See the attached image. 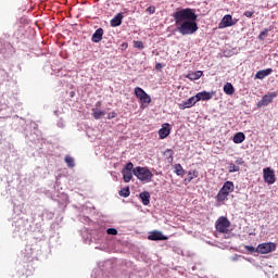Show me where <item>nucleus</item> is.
<instances>
[{
	"label": "nucleus",
	"mask_w": 278,
	"mask_h": 278,
	"mask_svg": "<svg viewBox=\"0 0 278 278\" xmlns=\"http://www.w3.org/2000/svg\"><path fill=\"white\" fill-rule=\"evenodd\" d=\"M173 18L175 21L176 30L179 31L181 36H192V34L199 30L197 13L190 8L176 11L173 14Z\"/></svg>",
	"instance_id": "f257e3e1"
},
{
	"label": "nucleus",
	"mask_w": 278,
	"mask_h": 278,
	"mask_svg": "<svg viewBox=\"0 0 278 278\" xmlns=\"http://www.w3.org/2000/svg\"><path fill=\"white\" fill-rule=\"evenodd\" d=\"M132 175H135L139 181H146L147 184L153 180V173H151L149 167L137 166L132 169Z\"/></svg>",
	"instance_id": "f03ea898"
},
{
	"label": "nucleus",
	"mask_w": 278,
	"mask_h": 278,
	"mask_svg": "<svg viewBox=\"0 0 278 278\" xmlns=\"http://www.w3.org/2000/svg\"><path fill=\"white\" fill-rule=\"evenodd\" d=\"M235 186L232 181H226L223 186V188L218 191L216 199L219 203H223V201H227V197L233 192Z\"/></svg>",
	"instance_id": "7ed1b4c3"
},
{
	"label": "nucleus",
	"mask_w": 278,
	"mask_h": 278,
	"mask_svg": "<svg viewBox=\"0 0 278 278\" xmlns=\"http://www.w3.org/2000/svg\"><path fill=\"white\" fill-rule=\"evenodd\" d=\"M229 227H231V222L225 216H220L215 224L216 231L218 233H229Z\"/></svg>",
	"instance_id": "20e7f679"
},
{
	"label": "nucleus",
	"mask_w": 278,
	"mask_h": 278,
	"mask_svg": "<svg viewBox=\"0 0 278 278\" xmlns=\"http://www.w3.org/2000/svg\"><path fill=\"white\" fill-rule=\"evenodd\" d=\"M263 178L265 184H268L269 186H273V184L277 181V178L275 177V170L270 167L263 169Z\"/></svg>",
	"instance_id": "39448f33"
},
{
	"label": "nucleus",
	"mask_w": 278,
	"mask_h": 278,
	"mask_svg": "<svg viewBox=\"0 0 278 278\" xmlns=\"http://www.w3.org/2000/svg\"><path fill=\"white\" fill-rule=\"evenodd\" d=\"M277 250V244L269 242V243H261L256 248V253L266 254L273 253V251Z\"/></svg>",
	"instance_id": "423d86ee"
},
{
	"label": "nucleus",
	"mask_w": 278,
	"mask_h": 278,
	"mask_svg": "<svg viewBox=\"0 0 278 278\" xmlns=\"http://www.w3.org/2000/svg\"><path fill=\"white\" fill-rule=\"evenodd\" d=\"M277 97H278L277 91L268 92L267 94L263 96L261 101H258L257 103L258 108H266V105H270V102L273 101V99H277Z\"/></svg>",
	"instance_id": "0eeeda50"
},
{
	"label": "nucleus",
	"mask_w": 278,
	"mask_h": 278,
	"mask_svg": "<svg viewBox=\"0 0 278 278\" xmlns=\"http://www.w3.org/2000/svg\"><path fill=\"white\" fill-rule=\"evenodd\" d=\"M135 96L139 101H141V103H151V96L140 87L135 88Z\"/></svg>",
	"instance_id": "6e6552de"
},
{
	"label": "nucleus",
	"mask_w": 278,
	"mask_h": 278,
	"mask_svg": "<svg viewBox=\"0 0 278 278\" xmlns=\"http://www.w3.org/2000/svg\"><path fill=\"white\" fill-rule=\"evenodd\" d=\"M135 96L139 101H141V103H151V96L140 87L135 88Z\"/></svg>",
	"instance_id": "1a4fd4ad"
},
{
	"label": "nucleus",
	"mask_w": 278,
	"mask_h": 278,
	"mask_svg": "<svg viewBox=\"0 0 278 278\" xmlns=\"http://www.w3.org/2000/svg\"><path fill=\"white\" fill-rule=\"evenodd\" d=\"M135 96L139 101H141V103H151V96L140 87L135 88Z\"/></svg>",
	"instance_id": "9d476101"
},
{
	"label": "nucleus",
	"mask_w": 278,
	"mask_h": 278,
	"mask_svg": "<svg viewBox=\"0 0 278 278\" xmlns=\"http://www.w3.org/2000/svg\"><path fill=\"white\" fill-rule=\"evenodd\" d=\"M135 96L139 101H141V103H151V96L140 87L135 88Z\"/></svg>",
	"instance_id": "9b49d317"
},
{
	"label": "nucleus",
	"mask_w": 278,
	"mask_h": 278,
	"mask_svg": "<svg viewBox=\"0 0 278 278\" xmlns=\"http://www.w3.org/2000/svg\"><path fill=\"white\" fill-rule=\"evenodd\" d=\"M238 23V20L233 21V17L229 14L225 15L222 21L219 22L218 28L225 29L227 27H233Z\"/></svg>",
	"instance_id": "f8f14e48"
},
{
	"label": "nucleus",
	"mask_w": 278,
	"mask_h": 278,
	"mask_svg": "<svg viewBox=\"0 0 278 278\" xmlns=\"http://www.w3.org/2000/svg\"><path fill=\"white\" fill-rule=\"evenodd\" d=\"M170 136V124L165 123L162 125V128L159 130V138L161 140H164L165 138H168Z\"/></svg>",
	"instance_id": "ddd939ff"
},
{
	"label": "nucleus",
	"mask_w": 278,
	"mask_h": 278,
	"mask_svg": "<svg viewBox=\"0 0 278 278\" xmlns=\"http://www.w3.org/2000/svg\"><path fill=\"white\" fill-rule=\"evenodd\" d=\"M148 240L157 241V240H168V237L164 236L161 231L154 230L148 236Z\"/></svg>",
	"instance_id": "4468645a"
},
{
	"label": "nucleus",
	"mask_w": 278,
	"mask_h": 278,
	"mask_svg": "<svg viewBox=\"0 0 278 278\" xmlns=\"http://www.w3.org/2000/svg\"><path fill=\"white\" fill-rule=\"evenodd\" d=\"M197 103H199V101L197 100V96H193V97L189 98L182 104H179V110H186V108H192V106L197 105Z\"/></svg>",
	"instance_id": "2eb2a0df"
},
{
	"label": "nucleus",
	"mask_w": 278,
	"mask_h": 278,
	"mask_svg": "<svg viewBox=\"0 0 278 278\" xmlns=\"http://www.w3.org/2000/svg\"><path fill=\"white\" fill-rule=\"evenodd\" d=\"M123 13H117L112 20H111V27H121L123 25Z\"/></svg>",
	"instance_id": "dca6fc26"
},
{
	"label": "nucleus",
	"mask_w": 278,
	"mask_h": 278,
	"mask_svg": "<svg viewBox=\"0 0 278 278\" xmlns=\"http://www.w3.org/2000/svg\"><path fill=\"white\" fill-rule=\"evenodd\" d=\"M195 99L197 101H210V99H212V93L208 91L198 92Z\"/></svg>",
	"instance_id": "f3484780"
},
{
	"label": "nucleus",
	"mask_w": 278,
	"mask_h": 278,
	"mask_svg": "<svg viewBox=\"0 0 278 278\" xmlns=\"http://www.w3.org/2000/svg\"><path fill=\"white\" fill-rule=\"evenodd\" d=\"M92 42H101L103 40V28H98L92 37H91Z\"/></svg>",
	"instance_id": "a211bd4d"
},
{
	"label": "nucleus",
	"mask_w": 278,
	"mask_h": 278,
	"mask_svg": "<svg viewBox=\"0 0 278 278\" xmlns=\"http://www.w3.org/2000/svg\"><path fill=\"white\" fill-rule=\"evenodd\" d=\"M273 73V68H267V70H261L256 72L255 77L256 79H264V77H268Z\"/></svg>",
	"instance_id": "6ab92c4d"
},
{
	"label": "nucleus",
	"mask_w": 278,
	"mask_h": 278,
	"mask_svg": "<svg viewBox=\"0 0 278 278\" xmlns=\"http://www.w3.org/2000/svg\"><path fill=\"white\" fill-rule=\"evenodd\" d=\"M244 140H247V136H244V132H237L232 138V141L235 142V144H242Z\"/></svg>",
	"instance_id": "aec40b11"
},
{
	"label": "nucleus",
	"mask_w": 278,
	"mask_h": 278,
	"mask_svg": "<svg viewBox=\"0 0 278 278\" xmlns=\"http://www.w3.org/2000/svg\"><path fill=\"white\" fill-rule=\"evenodd\" d=\"M139 197L143 205H149V203H151V193H149V191L141 192Z\"/></svg>",
	"instance_id": "412c9836"
},
{
	"label": "nucleus",
	"mask_w": 278,
	"mask_h": 278,
	"mask_svg": "<svg viewBox=\"0 0 278 278\" xmlns=\"http://www.w3.org/2000/svg\"><path fill=\"white\" fill-rule=\"evenodd\" d=\"M201 77H203L202 71H197L187 75V79H190L191 81H197V79H201Z\"/></svg>",
	"instance_id": "4be33fe9"
},
{
	"label": "nucleus",
	"mask_w": 278,
	"mask_h": 278,
	"mask_svg": "<svg viewBox=\"0 0 278 278\" xmlns=\"http://www.w3.org/2000/svg\"><path fill=\"white\" fill-rule=\"evenodd\" d=\"M122 175H123V179H124L125 184H129V181H131V179H134V172L122 169Z\"/></svg>",
	"instance_id": "5701e85b"
},
{
	"label": "nucleus",
	"mask_w": 278,
	"mask_h": 278,
	"mask_svg": "<svg viewBox=\"0 0 278 278\" xmlns=\"http://www.w3.org/2000/svg\"><path fill=\"white\" fill-rule=\"evenodd\" d=\"M224 92L226 94H233V92H236V89L233 88V85H231V83H227L225 86H224Z\"/></svg>",
	"instance_id": "b1692460"
},
{
	"label": "nucleus",
	"mask_w": 278,
	"mask_h": 278,
	"mask_svg": "<svg viewBox=\"0 0 278 278\" xmlns=\"http://www.w3.org/2000/svg\"><path fill=\"white\" fill-rule=\"evenodd\" d=\"M174 168H175V173H176V175H178V177H184V174L186 173V170H184V167L181 166V164H175Z\"/></svg>",
	"instance_id": "393cba45"
},
{
	"label": "nucleus",
	"mask_w": 278,
	"mask_h": 278,
	"mask_svg": "<svg viewBox=\"0 0 278 278\" xmlns=\"http://www.w3.org/2000/svg\"><path fill=\"white\" fill-rule=\"evenodd\" d=\"M92 112H93L92 116H93V118H96V121H99V118H101V116H105V112H103V111L92 109Z\"/></svg>",
	"instance_id": "a878e982"
},
{
	"label": "nucleus",
	"mask_w": 278,
	"mask_h": 278,
	"mask_svg": "<svg viewBox=\"0 0 278 278\" xmlns=\"http://www.w3.org/2000/svg\"><path fill=\"white\" fill-rule=\"evenodd\" d=\"M65 163L68 166V168H75V159H73L72 156L66 155Z\"/></svg>",
	"instance_id": "bb28decb"
},
{
	"label": "nucleus",
	"mask_w": 278,
	"mask_h": 278,
	"mask_svg": "<svg viewBox=\"0 0 278 278\" xmlns=\"http://www.w3.org/2000/svg\"><path fill=\"white\" fill-rule=\"evenodd\" d=\"M129 194H131V192L129 191V187L119 190V197H124L125 199H127Z\"/></svg>",
	"instance_id": "cd10ccee"
},
{
	"label": "nucleus",
	"mask_w": 278,
	"mask_h": 278,
	"mask_svg": "<svg viewBox=\"0 0 278 278\" xmlns=\"http://www.w3.org/2000/svg\"><path fill=\"white\" fill-rule=\"evenodd\" d=\"M228 170L229 173H238L240 170V167L233 163H230L228 166Z\"/></svg>",
	"instance_id": "c85d7f7f"
},
{
	"label": "nucleus",
	"mask_w": 278,
	"mask_h": 278,
	"mask_svg": "<svg viewBox=\"0 0 278 278\" xmlns=\"http://www.w3.org/2000/svg\"><path fill=\"white\" fill-rule=\"evenodd\" d=\"M189 181H192V179H197L199 177V172L197 169L188 173Z\"/></svg>",
	"instance_id": "c756f323"
},
{
	"label": "nucleus",
	"mask_w": 278,
	"mask_h": 278,
	"mask_svg": "<svg viewBox=\"0 0 278 278\" xmlns=\"http://www.w3.org/2000/svg\"><path fill=\"white\" fill-rule=\"evenodd\" d=\"M122 170H128V173L134 172V163L128 162Z\"/></svg>",
	"instance_id": "7c9ffc66"
},
{
	"label": "nucleus",
	"mask_w": 278,
	"mask_h": 278,
	"mask_svg": "<svg viewBox=\"0 0 278 278\" xmlns=\"http://www.w3.org/2000/svg\"><path fill=\"white\" fill-rule=\"evenodd\" d=\"M106 233H108L109 236H118V230H116V228H109V229L106 230Z\"/></svg>",
	"instance_id": "2f4dec72"
},
{
	"label": "nucleus",
	"mask_w": 278,
	"mask_h": 278,
	"mask_svg": "<svg viewBox=\"0 0 278 278\" xmlns=\"http://www.w3.org/2000/svg\"><path fill=\"white\" fill-rule=\"evenodd\" d=\"M134 47L135 49H144V43L142 41H135Z\"/></svg>",
	"instance_id": "473e14b6"
},
{
	"label": "nucleus",
	"mask_w": 278,
	"mask_h": 278,
	"mask_svg": "<svg viewBox=\"0 0 278 278\" xmlns=\"http://www.w3.org/2000/svg\"><path fill=\"white\" fill-rule=\"evenodd\" d=\"M253 14H255V11H245L243 16H247V18H253Z\"/></svg>",
	"instance_id": "72a5a7b5"
},
{
	"label": "nucleus",
	"mask_w": 278,
	"mask_h": 278,
	"mask_svg": "<svg viewBox=\"0 0 278 278\" xmlns=\"http://www.w3.org/2000/svg\"><path fill=\"white\" fill-rule=\"evenodd\" d=\"M245 250L249 251V253L257 252V249H255L253 245H245Z\"/></svg>",
	"instance_id": "f704fd0d"
},
{
	"label": "nucleus",
	"mask_w": 278,
	"mask_h": 278,
	"mask_svg": "<svg viewBox=\"0 0 278 278\" xmlns=\"http://www.w3.org/2000/svg\"><path fill=\"white\" fill-rule=\"evenodd\" d=\"M268 36V30H263L261 31V34L258 35L260 40H264V37Z\"/></svg>",
	"instance_id": "c9c22d12"
},
{
	"label": "nucleus",
	"mask_w": 278,
	"mask_h": 278,
	"mask_svg": "<svg viewBox=\"0 0 278 278\" xmlns=\"http://www.w3.org/2000/svg\"><path fill=\"white\" fill-rule=\"evenodd\" d=\"M147 12H149V14H155V7H149Z\"/></svg>",
	"instance_id": "e433bc0d"
},
{
	"label": "nucleus",
	"mask_w": 278,
	"mask_h": 278,
	"mask_svg": "<svg viewBox=\"0 0 278 278\" xmlns=\"http://www.w3.org/2000/svg\"><path fill=\"white\" fill-rule=\"evenodd\" d=\"M155 68H156V71L162 70V63H156Z\"/></svg>",
	"instance_id": "4c0bfd02"
},
{
	"label": "nucleus",
	"mask_w": 278,
	"mask_h": 278,
	"mask_svg": "<svg viewBox=\"0 0 278 278\" xmlns=\"http://www.w3.org/2000/svg\"><path fill=\"white\" fill-rule=\"evenodd\" d=\"M236 163L237 164H242V160H237Z\"/></svg>",
	"instance_id": "58836bf2"
},
{
	"label": "nucleus",
	"mask_w": 278,
	"mask_h": 278,
	"mask_svg": "<svg viewBox=\"0 0 278 278\" xmlns=\"http://www.w3.org/2000/svg\"><path fill=\"white\" fill-rule=\"evenodd\" d=\"M99 105H101V102H97V108H99Z\"/></svg>",
	"instance_id": "ea45409f"
}]
</instances>
